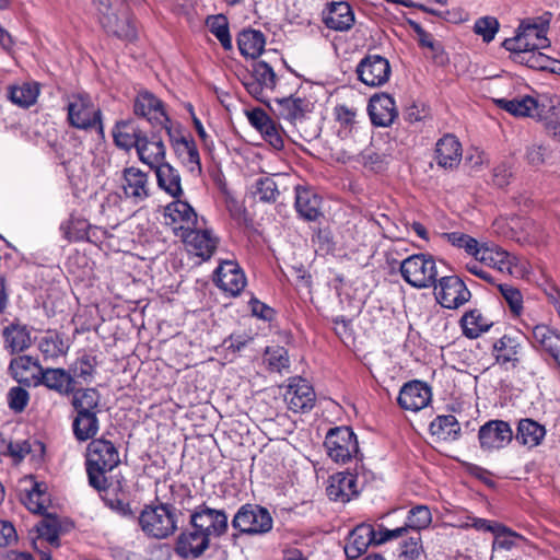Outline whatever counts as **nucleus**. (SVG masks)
<instances>
[{
    "instance_id": "1",
    "label": "nucleus",
    "mask_w": 560,
    "mask_h": 560,
    "mask_svg": "<svg viewBox=\"0 0 560 560\" xmlns=\"http://www.w3.org/2000/svg\"><path fill=\"white\" fill-rule=\"evenodd\" d=\"M119 463V453L113 442L105 439L92 440L86 455L89 483L98 491L105 490L108 486L106 472L112 471Z\"/></svg>"
},
{
    "instance_id": "2",
    "label": "nucleus",
    "mask_w": 560,
    "mask_h": 560,
    "mask_svg": "<svg viewBox=\"0 0 560 560\" xmlns=\"http://www.w3.org/2000/svg\"><path fill=\"white\" fill-rule=\"evenodd\" d=\"M97 19L102 27L119 38L133 39L136 27L128 12L122 9L121 0H93Z\"/></svg>"
},
{
    "instance_id": "3",
    "label": "nucleus",
    "mask_w": 560,
    "mask_h": 560,
    "mask_svg": "<svg viewBox=\"0 0 560 560\" xmlns=\"http://www.w3.org/2000/svg\"><path fill=\"white\" fill-rule=\"evenodd\" d=\"M67 119L73 128L80 130L97 129L101 135H104L102 112L92 102L90 95L85 93H75L68 96Z\"/></svg>"
},
{
    "instance_id": "4",
    "label": "nucleus",
    "mask_w": 560,
    "mask_h": 560,
    "mask_svg": "<svg viewBox=\"0 0 560 560\" xmlns=\"http://www.w3.org/2000/svg\"><path fill=\"white\" fill-rule=\"evenodd\" d=\"M139 525L149 537L166 538L177 529L175 509L168 504L145 506L139 515Z\"/></svg>"
},
{
    "instance_id": "5",
    "label": "nucleus",
    "mask_w": 560,
    "mask_h": 560,
    "mask_svg": "<svg viewBox=\"0 0 560 560\" xmlns=\"http://www.w3.org/2000/svg\"><path fill=\"white\" fill-rule=\"evenodd\" d=\"M402 279L413 288L425 289L435 285L438 266L428 254H413L405 258L399 266Z\"/></svg>"
},
{
    "instance_id": "6",
    "label": "nucleus",
    "mask_w": 560,
    "mask_h": 560,
    "mask_svg": "<svg viewBox=\"0 0 560 560\" xmlns=\"http://www.w3.org/2000/svg\"><path fill=\"white\" fill-rule=\"evenodd\" d=\"M174 154L192 174L201 173L199 151L192 137L179 124H168L165 129Z\"/></svg>"
},
{
    "instance_id": "7",
    "label": "nucleus",
    "mask_w": 560,
    "mask_h": 560,
    "mask_svg": "<svg viewBox=\"0 0 560 560\" xmlns=\"http://www.w3.org/2000/svg\"><path fill=\"white\" fill-rule=\"evenodd\" d=\"M189 525L212 540L226 534L229 517L224 510L212 509L203 503L191 511Z\"/></svg>"
},
{
    "instance_id": "8",
    "label": "nucleus",
    "mask_w": 560,
    "mask_h": 560,
    "mask_svg": "<svg viewBox=\"0 0 560 560\" xmlns=\"http://www.w3.org/2000/svg\"><path fill=\"white\" fill-rule=\"evenodd\" d=\"M272 517L269 511L260 505H242L232 520V526L242 534L261 535L271 530Z\"/></svg>"
},
{
    "instance_id": "9",
    "label": "nucleus",
    "mask_w": 560,
    "mask_h": 560,
    "mask_svg": "<svg viewBox=\"0 0 560 560\" xmlns=\"http://www.w3.org/2000/svg\"><path fill=\"white\" fill-rule=\"evenodd\" d=\"M328 456L336 463H347L359 452L357 436L348 427L330 429L325 438Z\"/></svg>"
},
{
    "instance_id": "10",
    "label": "nucleus",
    "mask_w": 560,
    "mask_h": 560,
    "mask_svg": "<svg viewBox=\"0 0 560 560\" xmlns=\"http://www.w3.org/2000/svg\"><path fill=\"white\" fill-rule=\"evenodd\" d=\"M549 46L547 28L538 24H522L515 37L506 38L503 47L513 52L525 54Z\"/></svg>"
},
{
    "instance_id": "11",
    "label": "nucleus",
    "mask_w": 560,
    "mask_h": 560,
    "mask_svg": "<svg viewBox=\"0 0 560 560\" xmlns=\"http://www.w3.org/2000/svg\"><path fill=\"white\" fill-rule=\"evenodd\" d=\"M174 233L183 240L189 253L202 259H209L217 248L218 240L209 230L175 226Z\"/></svg>"
},
{
    "instance_id": "12",
    "label": "nucleus",
    "mask_w": 560,
    "mask_h": 560,
    "mask_svg": "<svg viewBox=\"0 0 560 560\" xmlns=\"http://www.w3.org/2000/svg\"><path fill=\"white\" fill-rule=\"evenodd\" d=\"M436 301L445 308L455 310L467 303L471 296L465 282L456 276L442 277L435 285Z\"/></svg>"
},
{
    "instance_id": "13",
    "label": "nucleus",
    "mask_w": 560,
    "mask_h": 560,
    "mask_svg": "<svg viewBox=\"0 0 560 560\" xmlns=\"http://www.w3.org/2000/svg\"><path fill=\"white\" fill-rule=\"evenodd\" d=\"M389 61L380 55H368L357 66L359 80L368 86H382L390 77Z\"/></svg>"
},
{
    "instance_id": "14",
    "label": "nucleus",
    "mask_w": 560,
    "mask_h": 560,
    "mask_svg": "<svg viewBox=\"0 0 560 560\" xmlns=\"http://www.w3.org/2000/svg\"><path fill=\"white\" fill-rule=\"evenodd\" d=\"M316 400L315 392L312 385L302 377H293L290 380L284 393V401L293 412L310 411Z\"/></svg>"
},
{
    "instance_id": "15",
    "label": "nucleus",
    "mask_w": 560,
    "mask_h": 560,
    "mask_svg": "<svg viewBox=\"0 0 560 560\" xmlns=\"http://www.w3.org/2000/svg\"><path fill=\"white\" fill-rule=\"evenodd\" d=\"M133 112L137 116L145 118L152 125H161L164 129L168 124H174L165 112L164 103L149 91H142L137 95Z\"/></svg>"
},
{
    "instance_id": "16",
    "label": "nucleus",
    "mask_w": 560,
    "mask_h": 560,
    "mask_svg": "<svg viewBox=\"0 0 560 560\" xmlns=\"http://www.w3.org/2000/svg\"><path fill=\"white\" fill-rule=\"evenodd\" d=\"M478 439L480 447L491 452L505 447L513 439V431L506 421L490 420L480 427Z\"/></svg>"
},
{
    "instance_id": "17",
    "label": "nucleus",
    "mask_w": 560,
    "mask_h": 560,
    "mask_svg": "<svg viewBox=\"0 0 560 560\" xmlns=\"http://www.w3.org/2000/svg\"><path fill=\"white\" fill-rule=\"evenodd\" d=\"M121 179L124 195L133 203L142 202L150 196L149 176L140 168L136 166L125 167Z\"/></svg>"
},
{
    "instance_id": "18",
    "label": "nucleus",
    "mask_w": 560,
    "mask_h": 560,
    "mask_svg": "<svg viewBox=\"0 0 560 560\" xmlns=\"http://www.w3.org/2000/svg\"><path fill=\"white\" fill-rule=\"evenodd\" d=\"M210 541L202 532L190 526L177 537L175 551L183 559H197L210 547Z\"/></svg>"
},
{
    "instance_id": "19",
    "label": "nucleus",
    "mask_w": 560,
    "mask_h": 560,
    "mask_svg": "<svg viewBox=\"0 0 560 560\" xmlns=\"http://www.w3.org/2000/svg\"><path fill=\"white\" fill-rule=\"evenodd\" d=\"M432 399L431 388L421 381L406 383L398 395L399 406L412 412L425 408Z\"/></svg>"
},
{
    "instance_id": "20",
    "label": "nucleus",
    "mask_w": 560,
    "mask_h": 560,
    "mask_svg": "<svg viewBox=\"0 0 560 560\" xmlns=\"http://www.w3.org/2000/svg\"><path fill=\"white\" fill-rule=\"evenodd\" d=\"M244 86L247 92L260 100L265 90H273L277 84L273 69L265 61H258L253 66V71L244 80Z\"/></svg>"
},
{
    "instance_id": "21",
    "label": "nucleus",
    "mask_w": 560,
    "mask_h": 560,
    "mask_svg": "<svg viewBox=\"0 0 560 560\" xmlns=\"http://www.w3.org/2000/svg\"><path fill=\"white\" fill-rule=\"evenodd\" d=\"M492 354L505 370L516 369L522 360L523 347L516 338L504 335L493 343Z\"/></svg>"
},
{
    "instance_id": "22",
    "label": "nucleus",
    "mask_w": 560,
    "mask_h": 560,
    "mask_svg": "<svg viewBox=\"0 0 560 560\" xmlns=\"http://www.w3.org/2000/svg\"><path fill=\"white\" fill-rule=\"evenodd\" d=\"M368 109L372 124L377 127L390 126L398 116L395 100L386 93L372 96Z\"/></svg>"
},
{
    "instance_id": "23",
    "label": "nucleus",
    "mask_w": 560,
    "mask_h": 560,
    "mask_svg": "<svg viewBox=\"0 0 560 560\" xmlns=\"http://www.w3.org/2000/svg\"><path fill=\"white\" fill-rule=\"evenodd\" d=\"M38 384L46 386L59 395L68 396L73 392L75 381L65 369L43 368L36 381V385Z\"/></svg>"
},
{
    "instance_id": "24",
    "label": "nucleus",
    "mask_w": 560,
    "mask_h": 560,
    "mask_svg": "<svg viewBox=\"0 0 560 560\" xmlns=\"http://www.w3.org/2000/svg\"><path fill=\"white\" fill-rule=\"evenodd\" d=\"M325 25L337 32L349 31L354 24V13L348 2H331L324 11Z\"/></svg>"
},
{
    "instance_id": "25",
    "label": "nucleus",
    "mask_w": 560,
    "mask_h": 560,
    "mask_svg": "<svg viewBox=\"0 0 560 560\" xmlns=\"http://www.w3.org/2000/svg\"><path fill=\"white\" fill-rule=\"evenodd\" d=\"M326 492L330 500L346 503L358 494L357 477L351 472H337L329 478Z\"/></svg>"
},
{
    "instance_id": "26",
    "label": "nucleus",
    "mask_w": 560,
    "mask_h": 560,
    "mask_svg": "<svg viewBox=\"0 0 560 560\" xmlns=\"http://www.w3.org/2000/svg\"><path fill=\"white\" fill-rule=\"evenodd\" d=\"M217 284L223 291L237 295L246 285V278L234 261H224L217 269Z\"/></svg>"
},
{
    "instance_id": "27",
    "label": "nucleus",
    "mask_w": 560,
    "mask_h": 560,
    "mask_svg": "<svg viewBox=\"0 0 560 560\" xmlns=\"http://www.w3.org/2000/svg\"><path fill=\"white\" fill-rule=\"evenodd\" d=\"M475 259L485 266L495 268L501 272L512 273L515 257L497 245L483 243L480 244Z\"/></svg>"
},
{
    "instance_id": "28",
    "label": "nucleus",
    "mask_w": 560,
    "mask_h": 560,
    "mask_svg": "<svg viewBox=\"0 0 560 560\" xmlns=\"http://www.w3.org/2000/svg\"><path fill=\"white\" fill-rule=\"evenodd\" d=\"M463 151L459 140L453 135H445L435 144V160L439 166L447 170L457 167Z\"/></svg>"
},
{
    "instance_id": "29",
    "label": "nucleus",
    "mask_w": 560,
    "mask_h": 560,
    "mask_svg": "<svg viewBox=\"0 0 560 560\" xmlns=\"http://www.w3.org/2000/svg\"><path fill=\"white\" fill-rule=\"evenodd\" d=\"M495 104L515 117H529L535 120L542 119L541 106L537 100L528 95L512 100L498 98Z\"/></svg>"
},
{
    "instance_id": "30",
    "label": "nucleus",
    "mask_w": 560,
    "mask_h": 560,
    "mask_svg": "<svg viewBox=\"0 0 560 560\" xmlns=\"http://www.w3.org/2000/svg\"><path fill=\"white\" fill-rule=\"evenodd\" d=\"M378 534L375 533L373 526L361 524L357 526L350 534L345 552L348 558H359L371 544L377 545Z\"/></svg>"
},
{
    "instance_id": "31",
    "label": "nucleus",
    "mask_w": 560,
    "mask_h": 560,
    "mask_svg": "<svg viewBox=\"0 0 560 560\" xmlns=\"http://www.w3.org/2000/svg\"><path fill=\"white\" fill-rule=\"evenodd\" d=\"M139 160L150 168L163 163L166 158V147L158 136L150 139L144 135L136 148Z\"/></svg>"
},
{
    "instance_id": "32",
    "label": "nucleus",
    "mask_w": 560,
    "mask_h": 560,
    "mask_svg": "<svg viewBox=\"0 0 560 560\" xmlns=\"http://www.w3.org/2000/svg\"><path fill=\"white\" fill-rule=\"evenodd\" d=\"M40 93L36 81H20L8 88V98L16 106L28 108L34 105Z\"/></svg>"
},
{
    "instance_id": "33",
    "label": "nucleus",
    "mask_w": 560,
    "mask_h": 560,
    "mask_svg": "<svg viewBox=\"0 0 560 560\" xmlns=\"http://www.w3.org/2000/svg\"><path fill=\"white\" fill-rule=\"evenodd\" d=\"M166 224L175 226H187V229L197 225V214L192 207L182 200H176L165 208Z\"/></svg>"
},
{
    "instance_id": "34",
    "label": "nucleus",
    "mask_w": 560,
    "mask_h": 560,
    "mask_svg": "<svg viewBox=\"0 0 560 560\" xmlns=\"http://www.w3.org/2000/svg\"><path fill=\"white\" fill-rule=\"evenodd\" d=\"M144 133L132 120L117 121L113 128L115 144L126 151L137 148Z\"/></svg>"
},
{
    "instance_id": "35",
    "label": "nucleus",
    "mask_w": 560,
    "mask_h": 560,
    "mask_svg": "<svg viewBox=\"0 0 560 560\" xmlns=\"http://www.w3.org/2000/svg\"><path fill=\"white\" fill-rule=\"evenodd\" d=\"M159 187L170 196L176 198L182 196V180L178 171L170 163H163L153 167Z\"/></svg>"
},
{
    "instance_id": "36",
    "label": "nucleus",
    "mask_w": 560,
    "mask_h": 560,
    "mask_svg": "<svg viewBox=\"0 0 560 560\" xmlns=\"http://www.w3.org/2000/svg\"><path fill=\"white\" fill-rule=\"evenodd\" d=\"M266 45L265 35L257 30H243L237 37L240 52L247 58L255 59L261 55Z\"/></svg>"
},
{
    "instance_id": "37",
    "label": "nucleus",
    "mask_w": 560,
    "mask_h": 560,
    "mask_svg": "<svg viewBox=\"0 0 560 560\" xmlns=\"http://www.w3.org/2000/svg\"><path fill=\"white\" fill-rule=\"evenodd\" d=\"M295 208L301 217L308 221H314L320 214V199L311 189L298 187Z\"/></svg>"
},
{
    "instance_id": "38",
    "label": "nucleus",
    "mask_w": 560,
    "mask_h": 560,
    "mask_svg": "<svg viewBox=\"0 0 560 560\" xmlns=\"http://www.w3.org/2000/svg\"><path fill=\"white\" fill-rule=\"evenodd\" d=\"M72 406L75 413H100L101 394L94 388H73Z\"/></svg>"
},
{
    "instance_id": "39",
    "label": "nucleus",
    "mask_w": 560,
    "mask_h": 560,
    "mask_svg": "<svg viewBox=\"0 0 560 560\" xmlns=\"http://www.w3.org/2000/svg\"><path fill=\"white\" fill-rule=\"evenodd\" d=\"M546 435L544 425L532 419H522L517 425L516 440L527 446L535 447L541 443Z\"/></svg>"
},
{
    "instance_id": "40",
    "label": "nucleus",
    "mask_w": 560,
    "mask_h": 560,
    "mask_svg": "<svg viewBox=\"0 0 560 560\" xmlns=\"http://www.w3.org/2000/svg\"><path fill=\"white\" fill-rule=\"evenodd\" d=\"M460 322L464 335L470 339L478 338L493 325V322L479 310L469 311L462 317Z\"/></svg>"
},
{
    "instance_id": "41",
    "label": "nucleus",
    "mask_w": 560,
    "mask_h": 560,
    "mask_svg": "<svg viewBox=\"0 0 560 560\" xmlns=\"http://www.w3.org/2000/svg\"><path fill=\"white\" fill-rule=\"evenodd\" d=\"M430 432L444 441H455L460 434V427L453 415L438 416L430 423Z\"/></svg>"
},
{
    "instance_id": "42",
    "label": "nucleus",
    "mask_w": 560,
    "mask_h": 560,
    "mask_svg": "<svg viewBox=\"0 0 560 560\" xmlns=\"http://www.w3.org/2000/svg\"><path fill=\"white\" fill-rule=\"evenodd\" d=\"M72 430L75 439L80 442L93 439L100 430L97 413H77L72 422Z\"/></svg>"
},
{
    "instance_id": "43",
    "label": "nucleus",
    "mask_w": 560,
    "mask_h": 560,
    "mask_svg": "<svg viewBox=\"0 0 560 560\" xmlns=\"http://www.w3.org/2000/svg\"><path fill=\"white\" fill-rule=\"evenodd\" d=\"M38 349L44 360L55 361L68 352L69 346L57 332L48 331L38 341Z\"/></svg>"
},
{
    "instance_id": "44",
    "label": "nucleus",
    "mask_w": 560,
    "mask_h": 560,
    "mask_svg": "<svg viewBox=\"0 0 560 560\" xmlns=\"http://www.w3.org/2000/svg\"><path fill=\"white\" fill-rule=\"evenodd\" d=\"M278 115L289 121H295L305 113V101L301 97H284L276 100Z\"/></svg>"
},
{
    "instance_id": "45",
    "label": "nucleus",
    "mask_w": 560,
    "mask_h": 560,
    "mask_svg": "<svg viewBox=\"0 0 560 560\" xmlns=\"http://www.w3.org/2000/svg\"><path fill=\"white\" fill-rule=\"evenodd\" d=\"M3 336L12 352H21L31 345V336L25 327L12 325L4 329Z\"/></svg>"
},
{
    "instance_id": "46",
    "label": "nucleus",
    "mask_w": 560,
    "mask_h": 560,
    "mask_svg": "<svg viewBox=\"0 0 560 560\" xmlns=\"http://www.w3.org/2000/svg\"><path fill=\"white\" fill-rule=\"evenodd\" d=\"M533 340L535 345L551 354L560 348V335L545 325H537L533 329Z\"/></svg>"
},
{
    "instance_id": "47",
    "label": "nucleus",
    "mask_w": 560,
    "mask_h": 560,
    "mask_svg": "<svg viewBox=\"0 0 560 560\" xmlns=\"http://www.w3.org/2000/svg\"><path fill=\"white\" fill-rule=\"evenodd\" d=\"M37 538L46 540L50 545H58V538L60 533V523L54 515L44 516L35 525Z\"/></svg>"
},
{
    "instance_id": "48",
    "label": "nucleus",
    "mask_w": 560,
    "mask_h": 560,
    "mask_svg": "<svg viewBox=\"0 0 560 560\" xmlns=\"http://www.w3.org/2000/svg\"><path fill=\"white\" fill-rule=\"evenodd\" d=\"M441 236L445 238L451 245L459 249H464L466 254L472 256L474 258L478 253L480 243L468 234L456 231L443 233Z\"/></svg>"
},
{
    "instance_id": "49",
    "label": "nucleus",
    "mask_w": 560,
    "mask_h": 560,
    "mask_svg": "<svg viewBox=\"0 0 560 560\" xmlns=\"http://www.w3.org/2000/svg\"><path fill=\"white\" fill-rule=\"evenodd\" d=\"M523 60L529 68L538 70H548L550 72H558L560 69V61L555 60L539 50H532L523 54Z\"/></svg>"
},
{
    "instance_id": "50",
    "label": "nucleus",
    "mask_w": 560,
    "mask_h": 560,
    "mask_svg": "<svg viewBox=\"0 0 560 560\" xmlns=\"http://www.w3.org/2000/svg\"><path fill=\"white\" fill-rule=\"evenodd\" d=\"M494 540L492 544V549H501V550H512L517 546V541L523 540V536L515 533L511 528L506 527L503 524L499 525V528L494 532Z\"/></svg>"
},
{
    "instance_id": "51",
    "label": "nucleus",
    "mask_w": 560,
    "mask_h": 560,
    "mask_svg": "<svg viewBox=\"0 0 560 560\" xmlns=\"http://www.w3.org/2000/svg\"><path fill=\"white\" fill-rule=\"evenodd\" d=\"M60 231L69 242L82 241L88 235V223L79 218H70L61 223Z\"/></svg>"
},
{
    "instance_id": "52",
    "label": "nucleus",
    "mask_w": 560,
    "mask_h": 560,
    "mask_svg": "<svg viewBox=\"0 0 560 560\" xmlns=\"http://www.w3.org/2000/svg\"><path fill=\"white\" fill-rule=\"evenodd\" d=\"M265 361L271 371L279 373L289 369L290 365L288 351L280 346L268 347L265 352Z\"/></svg>"
},
{
    "instance_id": "53",
    "label": "nucleus",
    "mask_w": 560,
    "mask_h": 560,
    "mask_svg": "<svg viewBox=\"0 0 560 560\" xmlns=\"http://www.w3.org/2000/svg\"><path fill=\"white\" fill-rule=\"evenodd\" d=\"M32 369L37 370V375H32L38 377L40 369H43V366L36 359H33L30 355H20L18 358H14L10 363V370L12 371V374L18 382H23L25 380L24 373L31 371Z\"/></svg>"
},
{
    "instance_id": "54",
    "label": "nucleus",
    "mask_w": 560,
    "mask_h": 560,
    "mask_svg": "<svg viewBox=\"0 0 560 560\" xmlns=\"http://www.w3.org/2000/svg\"><path fill=\"white\" fill-rule=\"evenodd\" d=\"M48 501V495L45 492V489H42V485L34 483L32 489L28 490L24 498L25 506L33 513H44L46 510V504Z\"/></svg>"
},
{
    "instance_id": "55",
    "label": "nucleus",
    "mask_w": 560,
    "mask_h": 560,
    "mask_svg": "<svg viewBox=\"0 0 560 560\" xmlns=\"http://www.w3.org/2000/svg\"><path fill=\"white\" fill-rule=\"evenodd\" d=\"M432 522V514L427 505H417L408 512L407 527L419 532L427 528Z\"/></svg>"
},
{
    "instance_id": "56",
    "label": "nucleus",
    "mask_w": 560,
    "mask_h": 560,
    "mask_svg": "<svg viewBox=\"0 0 560 560\" xmlns=\"http://www.w3.org/2000/svg\"><path fill=\"white\" fill-rule=\"evenodd\" d=\"M549 155L548 147L544 143L532 142L525 145L524 160L535 168L542 166Z\"/></svg>"
},
{
    "instance_id": "57",
    "label": "nucleus",
    "mask_w": 560,
    "mask_h": 560,
    "mask_svg": "<svg viewBox=\"0 0 560 560\" xmlns=\"http://www.w3.org/2000/svg\"><path fill=\"white\" fill-rule=\"evenodd\" d=\"M210 32L218 38L225 50L232 49V39L229 32V24L224 16H213L209 22Z\"/></svg>"
},
{
    "instance_id": "58",
    "label": "nucleus",
    "mask_w": 560,
    "mask_h": 560,
    "mask_svg": "<svg viewBox=\"0 0 560 560\" xmlns=\"http://www.w3.org/2000/svg\"><path fill=\"white\" fill-rule=\"evenodd\" d=\"M498 290L509 305L511 312L514 315H521L523 312V295L521 291L509 283L499 284Z\"/></svg>"
},
{
    "instance_id": "59",
    "label": "nucleus",
    "mask_w": 560,
    "mask_h": 560,
    "mask_svg": "<svg viewBox=\"0 0 560 560\" xmlns=\"http://www.w3.org/2000/svg\"><path fill=\"white\" fill-rule=\"evenodd\" d=\"M500 27L499 21L493 16H482L476 20L474 32L481 36L483 42L493 40Z\"/></svg>"
},
{
    "instance_id": "60",
    "label": "nucleus",
    "mask_w": 560,
    "mask_h": 560,
    "mask_svg": "<svg viewBox=\"0 0 560 560\" xmlns=\"http://www.w3.org/2000/svg\"><path fill=\"white\" fill-rule=\"evenodd\" d=\"M96 358L92 354H82L74 363V376L82 378L84 382H91L96 369Z\"/></svg>"
},
{
    "instance_id": "61",
    "label": "nucleus",
    "mask_w": 560,
    "mask_h": 560,
    "mask_svg": "<svg viewBox=\"0 0 560 560\" xmlns=\"http://www.w3.org/2000/svg\"><path fill=\"white\" fill-rule=\"evenodd\" d=\"M255 196L264 202L276 201L279 191L276 182L270 177L259 178L255 185Z\"/></svg>"
},
{
    "instance_id": "62",
    "label": "nucleus",
    "mask_w": 560,
    "mask_h": 560,
    "mask_svg": "<svg viewBox=\"0 0 560 560\" xmlns=\"http://www.w3.org/2000/svg\"><path fill=\"white\" fill-rule=\"evenodd\" d=\"M422 551L421 538L419 533L405 540L400 546L399 557L405 560H417Z\"/></svg>"
},
{
    "instance_id": "63",
    "label": "nucleus",
    "mask_w": 560,
    "mask_h": 560,
    "mask_svg": "<svg viewBox=\"0 0 560 560\" xmlns=\"http://www.w3.org/2000/svg\"><path fill=\"white\" fill-rule=\"evenodd\" d=\"M28 398L26 389L20 386L12 387L8 393L9 407L16 412H21L27 406Z\"/></svg>"
},
{
    "instance_id": "64",
    "label": "nucleus",
    "mask_w": 560,
    "mask_h": 560,
    "mask_svg": "<svg viewBox=\"0 0 560 560\" xmlns=\"http://www.w3.org/2000/svg\"><path fill=\"white\" fill-rule=\"evenodd\" d=\"M7 452L14 462L19 463L31 452V444L26 440L10 441L7 444Z\"/></svg>"
}]
</instances>
